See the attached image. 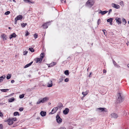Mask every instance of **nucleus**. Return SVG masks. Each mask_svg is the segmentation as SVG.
Returning a JSON list of instances; mask_svg holds the SVG:
<instances>
[{"mask_svg":"<svg viewBox=\"0 0 129 129\" xmlns=\"http://www.w3.org/2000/svg\"><path fill=\"white\" fill-rule=\"evenodd\" d=\"M117 103L121 102L124 100V97L122 93H118L117 95Z\"/></svg>","mask_w":129,"mask_h":129,"instance_id":"f257e3e1","label":"nucleus"},{"mask_svg":"<svg viewBox=\"0 0 129 129\" xmlns=\"http://www.w3.org/2000/svg\"><path fill=\"white\" fill-rule=\"evenodd\" d=\"M94 3V0H88L86 3L85 6L87 7L90 8L93 5Z\"/></svg>","mask_w":129,"mask_h":129,"instance_id":"f03ea898","label":"nucleus"},{"mask_svg":"<svg viewBox=\"0 0 129 129\" xmlns=\"http://www.w3.org/2000/svg\"><path fill=\"white\" fill-rule=\"evenodd\" d=\"M97 110L101 111L100 112H108L107 109L105 108H100L97 109Z\"/></svg>","mask_w":129,"mask_h":129,"instance_id":"7ed1b4c3","label":"nucleus"},{"mask_svg":"<svg viewBox=\"0 0 129 129\" xmlns=\"http://www.w3.org/2000/svg\"><path fill=\"white\" fill-rule=\"evenodd\" d=\"M56 119L57 122L59 123H60L62 122V120L61 119L58 114H57L56 116Z\"/></svg>","mask_w":129,"mask_h":129,"instance_id":"20e7f679","label":"nucleus"},{"mask_svg":"<svg viewBox=\"0 0 129 129\" xmlns=\"http://www.w3.org/2000/svg\"><path fill=\"white\" fill-rule=\"evenodd\" d=\"M22 16L21 15L17 16L15 19V24L16 23L17 20H21L22 19Z\"/></svg>","mask_w":129,"mask_h":129,"instance_id":"39448f33","label":"nucleus"},{"mask_svg":"<svg viewBox=\"0 0 129 129\" xmlns=\"http://www.w3.org/2000/svg\"><path fill=\"white\" fill-rule=\"evenodd\" d=\"M5 122H7L8 124L9 125H12L13 123V122L12 121V120L10 118H9L6 121H5Z\"/></svg>","mask_w":129,"mask_h":129,"instance_id":"423d86ee","label":"nucleus"},{"mask_svg":"<svg viewBox=\"0 0 129 129\" xmlns=\"http://www.w3.org/2000/svg\"><path fill=\"white\" fill-rule=\"evenodd\" d=\"M63 107V105L62 103H59L57 105V106L56 107L58 109H61Z\"/></svg>","mask_w":129,"mask_h":129,"instance_id":"0eeeda50","label":"nucleus"},{"mask_svg":"<svg viewBox=\"0 0 129 129\" xmlns=\"http://www.w3.org/2000/svg\"><path fill=\"white\" fill-rule=\"evenodd\" d=\"M112 7L117 9H119L120 8V6L119 5H116L114 3L112 4Z\"/></svg>","mask_w":129,"mask_h":129,"instance_id":"6e6552de","label":"nucleus"},{"mask_svg":"<svg viewBox=\"0 0 129 129\" xmlns=\"http://www.w3.org/2000/svg\"><path fill=\"white\" fill-rule=\"evenodd\" d=\"M110 115L112 117L114 118H116L118 117V115L116 113H111Z\"/></svg>","mask_w":129,"mask_h":129,"instance_id":"1a4fd4ad","label":"nucleus"},{"mask_svg":"<svg viewBox=\"0 0 129 129\" xmlns=\"http://www.w3.org/2000/svg\"><path fill=\"white\" fill-rule=\"evenodd\" d=\"M52 82L51 80H50L48 83V87H51L52 86Z\"/></svg>","mask_w":129,"mask_h":129,"instance_id":"9d476101","label":"nucleus"},{"mask_svg":"<svg viewBox=\"0 0 129 129\" xmlns=\"http://www.w3.org/2000/svg\"><path fill=\"white\" fill-rule=\"evenodd\" d=\"M58 110V109L57 107H54L52 110L51 112H50L49 113H52V112H53V113H55Z\"/></svg>","mask_w":129,"mask_h":129,"instance_id":"9b49d317","label":"nucleus"},{"mask_svg":"<svg viewBox=\"0 0 129 129\" xmlns=\"http://www.w3.org/2000/svg\"><path fill=\"white\" fill-rule=\"evenodd\" d=\"M116 22L118 24H121V19L120 18H116L115 19Z\"/></svg>","mask_w":129,"mask_h":129,"instance_id":"f8f14e48","label":"nucleus"},{"mask_svg":"<svg viewBox=\"0 0 129 129\" xmlns=\"http://www.w3.org/2000/svg\"><path fill=\"white\" fill-rule=\"evenodd\" d=\"M1 36L3 39V40L4 41L6 40L7 38V36L5 34H2L1 35Z\"/></svg>","mask_w":129,"mask_h":129,"instance_id":"ddd939ff","label":"nucleus"},{"mask_svg":"<svg viewBox=\"0 0 129 129\" xmlns=\"http://www.w3.org/2000/svg\"><path fill=\"white\" fill-rule=\"evenodd\" d=\"M63 80V78L62 77H60V78H59L58 80L57 83L59 84Z\"/></svg>","mask_w":129,"mask_h":129,"instance_id":"4468645a","label":"nucleus"},{"mask_svg":"<svg viewBox=\"0 0 129 129\" xmlns=\"http://www.w3.org/2000/svg\"><path fill=\"white\" fill-rule=\"evenodd\" d=\"M43 102V103H44L46 101H48L49 100L48 98L47 97H45L42 99Z\"/></svg>","mask_w":129,"mask_h":129,"instance_id":"2eb2a0df","label":"nucleus"},{"mask_svg":"<svg viewBox=\"0 0 129 129\" xmlns=\"http://www.w3.org/2000/svg\"><path fill=\"white\" fill-rule=\"evenodd\" d=\"M16 35L15 34V33H13L12 34L10 35V39H11L13 37L15 38L16 37Z\"/></svg>","mask_w":129,"mask_h":129,"instance_id":"dca6fc26","label":"nucleus"},{"mask_svg":"<svg viewBox=\"0 0 129 129\" xmlns=\"http://www.w3.org/2000/svg\"><path fill=\"white\" fill-rule=\"evenodd\" d=\"M113 63L114 65L116 67L119 68L120 67V66L118 65L117 64L116 62L114 60H113Z\"/></svg>","mask_w":129,"mask_h":129,"instance_id":"f3484780","label":"nucleus"},{"mask_svg":"<svg viewBox=\"0 0 129 129\" xmlns=\"http://www.w3.org/2000/svg\"><path fill=\"white\" fill-rule=\"evenodd\" d=\"M69 111V109L68 108H66L63 111V113H68Z\"/></svg>","mask_w":129,"mask_h":129,"instance_id":"a211bd4d","label":"nucleus"},{"mask_svg":"<svg viewBox=\"0 0 129 129\" xmlns=\"http://www.w3.org/2000/svg\"><path fill=\"white\" fill-rule=\"evenodd\" d=\"M33 62L31 61V62L30 63L27 64L24 67V68H27L28 67H29L33 63Z\"/></svg>","mask_w":129,"mask_h":129,"instance_id":"6ab92c4d","label":"nucleus"},{"mask_svg":"<svg viewBox=\"0 0 129 129\" xmlns=\"http://www.w3.org/2000/svg\"><path fill=\"white\" fill-rule=\"evenodd\" d=\"M5 77H6L5 75H3L0 77V82L3 81V80L5 78Z\"/></svg>","mask_w":129,"mask_h":129,"instance_id":"aec40b11","label":"nucleus"},{"mask_svg":"<svg viewBox=\"0 0 129 129\" xmlns=\"http://www.w3.org/2000/svg\"><path fill=\"white\" fill-rule=\"evenodd\" d=\"M48 23L47 22L44 23L43 25V26L44 28H47L48 27V26L47 25V24Z\"/></svg>","mask_w":129,"mask_h":129,"instance_id":"412c9836","label":"nucleus"},{"mask_svg":"<svg viewBox=\"0 0 129 129\" xmlns=\"http://www.w3.org/2000/svg\"><path fill=\"white\" fill-rule=\"evenodd\" d=\"M15 99L14 98L12 97L8 99L9 102H11L13 101Z\"/></svg>","mask_w":129,"mask_h":129,"instance_id":"4be33fe9","label":"nucleus"},{"mask_svg":"<svg viewBox=\"0 0 129 129\" xmlns=\"http://www.w3.org/2000/svg\"><path fill=\"white\" fill-rule=\"evenodd\" d=\"M88 93V91H86L85 92H82V94L83 95V96L84 97Z\"/></svg>","mask_w":129,"mask_h":129,"instance_id":"5701e85b","label":"nucleus"},{"mask_svg":"<svg viewBox=\"0 0 129 129\" xmlns=\"http://www.w3.org/2000/svg\"><path fill=\"white\" fill-rule=\"evenodd\" d=\"M26 3H31L32 4H33L34 2H31L30 0H23Z\"/></svg>","mask_w":129,"mask_h":129,"instance_id":"b1692460","label":"nucleus"},{"mask_svg":"<svg viewBox=\"0 0 129 129\" xmlns=\"http://www.w3.org/2000/svg\"><path fill=\"white\" fill-rule=\"evenodd\" d=\"M45 54L44 53H42L40 55L41 58V61L42 60L43 58L44 57Z\"/></svg>","mask_w":129,"mask_h":129,"instance_id":"393cba45","label":"nucleus"},{"mask_svg":"<svg viewBox=\"0 0 129 129\" xmlns=\"http://www.w3.org/2000/svg\"><path fill=\"white\" fill-rule=\"evenodd\" d=\"M11 74H8L7 76V79L8 80L9 79L11 78Z\"/></svg>","mask_w":129,"mask_h":129,"instance_id":"a878e982","label":"nucleus"},{"mask_svg":"<svg viewBox=\"0 0 129 129\" xmlns=\"http://www.w3.org/2000/svg\"><path fill=\"white\" fill-rule=\"evenodd\" d=\"M122 21L123 22V24L125 25L126 23V20L124 18H123L122 19Z\"/></svg>","mask_w":129,"mask_h":129,"instance_id":"bb28decb","label":"nucleus"},{"mask_svg":"<svg viewBox=\"0 0 129 129\" xmlns=\"http://www.w3.org/2000/svg\"><path fill=\"white\" fill-rule=\"evenodd\" d=\"M9 90L8 89H0L2 92H6Z\"/></svg>","mask_w":129,"mask_h":129,"instance_id":"cd10ccee","label":"nucleus"},{"mask_svg":"<svg viewBox=\"0 0 129 129\" xmlns=\"http://www.w3.org/2000/svg\"><path fill=\"white\" fill-rule=\"evenodd\" d=\"M41 103H43L42 100L39 99L37 103V104H39Z\"/></svg>","mask_w":129,"mask_h":129,"instance_id":"c85d7f7f","label":"nucleus"},{"mask_svg":"<svg viewBox=\"0 0 129 129\" xmlns=\"http://www.w3.org/2000/svg\"><path fill=\"white\" fill-rule=\"evenodd\" d=\"M64 74L66 75H69V71L68 70H66L64 72Z\"/></svg>","mask_w":129,"mask_h":129,"instance_id":"c756f323","label":"nucleus"},{"mask_svg":"<svg viewBox=\"0 0 129 129\" xmlns=\"http://www.w3.org/2000/svg\"><path fill=\"white\" fill-rule=\"evenodd\" d=\"M27 25V24L26 23H23L21 24V26L23 27H25Z\"/></svg>","mask_w":129,"mask_h":129,"instance_id":"7c9ffc66","label":"nucleus"},{"mask_svg":"<svg viewBox=\"0 0 129 129\" xmlns=\"http://www.w3.org/2000/svg\"><path fill=\"white\" fill-rule=\"evenodd\" d=\"M108 11H102V15H104L106 13H107L108 12Z\"/></svg>","mask_w":129,"mask_h":129,"instance_id":"2f4dec72","label":"nucleus"},{"mask_svg":"<svg viewBox=\"0 0 129 129\" xmlns=\"http://www.w3.org/2000/svg\"><path fill=\"white\" fill-rule=\"evenodd\" d=\"M113 20V18H110L108 19L107 20V21L108 22H110L111 21H112Z\"/></svg>","mask_w":129,"mask_h":129,"instance_id":"473e14b6","label":"nucleus"},{"mask_svg":"<svg viewBox=\"0 0 129 129\" xmlns=\"http://www.w3.org/2000/svg\"><path fill=\"white\" fill-rule=\"evenodd\" d=\"M29 50L31 52H33L34 51V50L32 47H30L29 48Z\"/></svg>","mask_w":129,"mask_h":129,"instance_id":"72a5a7b5","label":"nucleus"},{"mask_svg":"<svg viewBox=\"0 0 129 129\" xmlns=\"http://www.w3.org/2000/svg\"><path fill=\"white\" fill-rule=\"evenodd\" d=\"M10 118L13 122V121H15L17 120L16 118Z\"/></svg>","mask_w":129,"mask_h":129,"instance_id":"f704fd0d","label":"nucleus"},{"mask_svg":"<svg viewBox=\"0 0 129 129\" xmlns=\"http://www.w3.org/2000/svg\"><path fill=\"white\" fill-rule=\"evenodd\" d=\"M120 4L122 6H123L124 4H123V1H121L120 2Z\"/></svg>","mask_w":129,"mask_h":129,"instance_id":"c9c22d12","label":"nucleus"},{"mask_svg":"<svg viewBox=\"0 0 129 129\" xmlns=\"http://www.w3.org/2000/svg\"><path fill=\"white\" fill-rule=\"evenodd\" d=\"M40 60H41V58H38L37 60L36 61V62L38 63V62L40 61Z\"/></svg>","mask_w":129,"mask_h":129,"instance_id":"e433bc0d","label":"nucleus"},{"mask_svg":"<svg viewBox=\"0 0 129 129\" xmlns=\"http://www.w3.org/2000/svg\"><path fill=\"white\" fill-rule=\"evenodd\" d=\"M24 94H22V95H20L19 97L20 99H22L24 98Z\"/></svg>","mask_w":129,"mask_h":129,"instance_id":"4c0bfd02","label":"nucleus"},{"mask_svg":"<svg viewBox=\"0 0 129 129\" xmlns=\"http://www.w3.org/2000/svg\"><path fill=\"white\" fill-rule=\"evenodd\" d=\"M56 63V62H53L52 63L50 64V65H51V66H53L54 65H55Z\"/></svg>","mask_w":129,"mask_h":129,"instance_id":"58836bf2","label":"nucleus"},{"mask_svg":"<svg viewBox=\"0 0 129 129\" xmlns=\"http://www.w3.org/2000/svg\"><path fill=\"white\" fill-rule=\"evenodd\" d=\"M46 113H40L41 116L43 117L46 115Z\"/></svg>","mask_w":129,"mask_h":129,"instance_id":"ea45409f","label":"nucleus"},{"mask_svg":"<svg viewBox=\"0 0 129 129\" xmlns=\"http://www.w3.org/2000/svg\"><path fill=\"white\" fill-rule=\"evenodd\" d=\"M38 35L37 34H35L34 35V37L35 39H36L38 37Z\"/></svg>","mask_w":129,"mask_h":129,"instance_id":"a19ab883","label":"nucleus"},{"mask_svg":"<svg viewBox=\"0 0 129 129\" xmlns=\"http://www.w3.org/2000/svg\"><path fill=\"white\" fill-rule=\"evenodd\" d=\"M10 13V12L9 11H7L5 13V14L6 15H8Z\"/></svg>","mask_w":129,"mask_h":129,"instance_id":"79ce46f5","label":"nucleus"},{"mask_svg":"<svg viewBox=\"0 0 129 129\" xmlns=\"http://www.w3.org/2000/svg\"><path fill=\"white\" fill-rule=\"evenodd\" d=\"M28 53L27 51H25L23 52V54L24 55H25L27 54Z\"/></svg>","mask_w":129,"mask_h":129,"instance_id":"37998d69","label":"nucleus"},{"mask_svg":"<svg viewBox=\"0 0 129 129\" xmlns=\"http://www.w3.org/2000/svg\"><path fill=\"white\" fill-rule=\"evenodd\" d=\"M69 81V79L68 78H66L64 80V81L66 82H67Z\"/></svg>","mask_w":129,"mask_h":129,"instance_id":"c03bdc74","label":"nucleus"},{"mask_svg":"<svg viewBox=\"0 0 129 129\" xmlns=\"http://www.w3.org/2000/svg\"><path fill=\"white\" fill-rule=\"evenodd\" d=\"M3 126L2 124H0V129H3Z\"/></svg>","mask_w":129,"mask_h":129,"instance_id":"a18cd8bd","label":"nucleus"},{"mask_svg":"<svg viewBox=\"0 0 129 129\" xmlns=\"http://www.w3.org/2000/svg\"><path fill=\"white\" fill-rule=\"evenodd\" d=\"M29 34V33L28 31H26L25 34V36H27Z\"/></svg>","mask_w":129,"mask_h":129,"instance_id":"49530a36","label":"nucleus"},{"mask_svg":"<svg viewBox=\"0 0 129 129\" xmlns=\"http://www.w3.org/2000/svg\"><path fill=\"white\" fill-rule=\"evenodd\" d=\"M23 108H19V110L20 111H21L23 110Z\"/></svg>","mask_w":129,"mask_h":129,"instance_id":"de8ad7c7","label":"nucleus"},{"mask_svg":"<svg viewBox=\"0 0 129 129\" xmlns=\"http://www.w3.org/2000/svg\"><path fill=\"white\" fill-rule=\"evenodd\" d=\"M14 116H19V113H14Z\"/></svg>","mask_w":129,"mask_h":129,"instance_id":"09e8293b","label":"nucleus"},{"mask_svg":"<svg viewBox=\"0 0 129 129\" xmlns=\"http://www.w3.org/2000/svg\"><path fill=\"white\" fill-rule=\"evenodd\" d=\"M103 32L104 33V35H106L105 34V32L106 31V30L105 29H104L103 30Z\"/></svg>","mask_w":129,"mask_h":129,"instance_id":"8fccbe9b","label":"nucleus"},{"mask_svg":"<svg viewBox=\"0 0 129 129\" xmlns=\"http://www.w3.org/2000/svg\"><path fill=\"white\" fill-rule=\"evenodd\" d=\"M100 21V19H99L98 20V25H99V24L100 23V21Z\"/></svg>","mask_w":129,"mask_h":129,"instance_id":"3c124183","label":"nucleus"},{"mask_svg":"<svg viewBox=\"0 0 129 129\" xmlns=\"http://www.w3.org/2000/svg\"><path fill=\"white\" fill-rule=\"evenodd\" d=\"M112 11V9H110L109 11L108 14H109Z\"/></svg>","mask_w":129,"mask_h":129,"instance_id":"603ef678","label":"nucleus"},{"mask_svg":"<svg viewBox=\"0 0 129 129\" xmlns=\"http://www.w3.org/2000/svg\"><path fill=\"white\" fill-rule=\"evenodd\" d=\"M14 80H12L11 81V82L12 83H13L14 82Z\"/></svg>","mask_w":129,"mask_h":129,"instance_id":"864d4df0","label":"nucleus"},{"mask_svg":"<svg viewBox=\"0 0 129 129\" xmlns=\"http://www.w3.org/2000/svg\"><path fill=\"white\" fill-rule=\"evenodd\" d=\"M3 116V113H0V116L2 117Z\"/></svg>","mask_w":129,"mask_h":129,"instance_id":"5fc2aeb1","label":"nucleus"},{"mask_svg":"<svg viewBox=\"0 0 129 129\" xmlns=\"http://www.w3.org/2000/svg\"><path fill=\"white\" fill-rule=\"evenodd\" d=\"M40 113H46V112L43 111H41Z\"/></svg>","mask_w":129,"mask_h":129,"instance_id":"6e6d98bb","label":"nucleus"},{"mask_svg":"<svg viewBox=\"0 0 129 129\" xmlns=\"http://www.w3.org/2000/svg\"><path fill=\"white\" fill-rule=\"evenodd\" d=\"M103 72L104 73H105L106 72V70H103Z\"/></svg>","mask_w":129,"mask_h":129,"instance_id":"4d7b16f0","label":"nucleus"},{"mask_svg":"<svg viewBox=\"0 0 129 129\" xmlns=\"http://www.w3.org/2000/svg\"><path fill=\"white\" fill-rule=\"evenodd\" d=\"M102 11H101V10H100V11H99V13H101V14H102Z\"/></svg>","mask_w":129,"mask_h":129,"instance_id":"13d9d810","label":"nucleus"},{"mask_svg":"<svg viewBox=\"0 0 129 129\" xmlns=\"http://www.w3.org/2000/svg\"><path fill=\"white\" fill-rule=\"evenodd\" d=\"M92 74V73L91 72L90 73V74H89V75L88 76L89 77H91L90 75H91V74Z\"/></svg>","mask_w":129,"mask_h":129,"instance_id":"bf43d9fd","label":"nucleus"},{"mask_svg":"<svg viewBox=\"0 0 129 129\" xmlns=\"http://www.w3.org/2000/svg\"><path fill=\"white\" fill-rule=\"evenodd\" d=\"M60 129H66V128L65 127H61Z\"/></svg>","mask_w":129,"mask_h":129,"instance_id":"052dcab7","label":"nucleus"},{"mask_svg":"<svg viewBox=\"0 0 129 129\" xmlns=\"http://www.w3.org/2000/svg\"><path fill=\"white\" fill-rule=\"evenodd\" d=\"M110 25H112V21L110 22Z\"/></svg>","mask_w":129,"mask_h":129,"instance_id":"680f3d73","label":"nucleus"},{"mask_svg":"<svg viewBox=\"0 0 129 129\" xmlns=\"http://www.w3.org/2000/svg\"><path fill=\"white\" fill-rule=\"evenodd\" d=\"M51 65H50V64H49V65L48 66V67H51Z\"/></svg>","mask_w":129,"mask_h":129,"instance_id":"e2e57ef3","label":"nucleus"},{"mask_svg":"<svg viewBox=\"0 0 129 129\" xmlns=\"http://www.w3.org/2000/svg\"><path fill=\"white\" fill-rule=\"evenodd\" d=\"M13 1L15 3H16V2L15 1V0H13Z\"/></svg>","mask_w":129,"mask_h":129,"instance_id":"0e129e2a","label":"nucleus"},{"mask_svg":"<svg viewBox=\"0 0 129 129\" xmlns=\"http://www.w3.org/2000/svg\"><path fill=\"white\" fill-rule=\"evenodd\" d=\"M127 67L129 68V64H128L127 65Z\"/></svg>","mask_w":129,"mask_h":129,"instance_id":"69168bd1","label":"nucleus"},{"mask_svg":"<svg viewBox=\"0 0 129 129\" xmlns=\"http://www.w3.org/2000/svg\"><path fill=\"white\" fill-rule=\"evenodd\" d=\"M14 113H19L17 112H14Z\"/></svg>","mask_w":129,"mask_h":129,"instance_id":"338daca9","label":"nucleus"},{"mask_svg":"<svg viewBox=\"0 0 129 129\" xmlns=\"http://www.w3.org/2000/svg\"><path fill=\"white\" fill-rule=\"evenodd\" d=\"M8 28L9 29H10L11 28V27H8Z\"/></svg>","mask_w":129,"mask_h":129,"instance_id":"774afa93","label":"nucleus"}]
</instances>
